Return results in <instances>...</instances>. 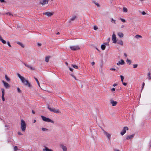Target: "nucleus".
<instances>
[{
	"label": "nucleus",
	"mask_w": 151,
	"mask_h": 151,
	"mask_svg": "<svg viewBox=\"0 0 151 151\" xmlns=\"http://www.w3.org/2000/svg\"><path fill=\"white\" fill-rule=\"evenodd\" d=\"M70 75L72 77H73V78H74L76 80H78V79H76V77L72 73H70Z\"/></svg>",
	"instance_id": "obj_33"
},
{
	"label": "nucleus",
	"mask_w": 151,
	"mask_h": 151,
	"mask_svg": "<svg viewBox=\"0 0 151 151\" xmlns=\"http://www.w3.org/2000/svg\"><path fill=\"white\" fill-rule=\"evenodd\" d=\"M126 62L127 63L129 64V65H130L132 63L131 61L129 59H127V60Z\"/></svg>",
	"instance_id": "obj_28"
},
{
	"label": "nucleus",
	"mask_w": 151,
	"mask_h": 151,
	"mask_svg": "<svg viewBox=\"0 0 151 151\" xmlns=\"http://www.w3.org/2000/svg\"><path fill=\"white\" fill-rule=\"evenodd\" d=\"M93 3L95 4H96L98 7H99L100 6V5H99V4L98 3H97L96 1H93Z\"/></svg>",
	"instance_id": "obj_37"
},
{
	"label": "nucleus",
	"mask_w": 151,
	"mask_h": 151,
	"mask_svg": "<svg viewBox=\"0 0 151 151\" xmlns=\"http://www.w3.org/2000/svg\"><path fill=\"white\" fill-rule=\"evenodd\" d=\"M1 90L2 93V95L4 96L5 91L4 89V88H2L1 89Z\"/></svg>",
	"instance_id": "obj_35"
},
{
	"label": "nucleus",
	"mask_w": 151,
	"mask_h": 151,
	"mask_svg": "<svg viewBox=\"0 0 151 151\" xmlns=\"http://www.w3.org/2000/svg\"><path fill=\"white\" fill-rule=\"evenodd\" d=\"M17 43L21 46L22 47L24 48V45L22 43L19 42H17Z\"/></svg>",
	"instance_id": "obj_22"
},
{
	"label": "nucleus",
	"mask_w": 151,
	"mask_h": 151,
	"mask_svg": "<svg viewBox=\"0 0 151 151\" xmlns=\"http://www.w3.org/2000/svg\"><path fill=\"white\" fill-rule=\"evenodd\" d=\"M125 63V62L123 60H121L119 61L118 63H117L116 64L118 65H123Z\"/></svg>",
	"instance_id": "obj_16"
},
{
	"label": "nucleus",
	"mask_w": 151,
	"mask_h": 151,
	"mask_svg": "<svg viewBox=\"0 0 151 151\" xmlns=\"http://www.w3.org/2000/svg\"><path fill=\"white\" fill-rule=\"evenodd\" d=\"M24 85L28 86L29 87H30L31 85L29 82L27 80L24 82L23 83Z\"/></svg>",
	"instance_id": "obj_15"
},
{
	"label": "nucleus",
	"mask_w": 151,
	"mask_h": 151,
	"mask_svg": "<svg viewBox=\"0 0 151 151\" xmlns=\"http://www.w3.org/2000/svg\"><path fill=\"white\" fill-rule=\"evenodd\" d=\"M37 45L39 46H41V43H37Z\"/></svg>",
	"instance_id": "obj_60"
},
{
	"label": "nucleus",
	"mask_w": 151,
	"mask_h": 151,
	"mask_svg": "<svg viewBox=\"0 0 151 151\" xmlns=\"http://www.w3.org/2000/svg\"><path fill=\"white\" fill-rule=\"evenodd\" d=\"M120 19L123 23H125L126 22V20L124 19L120 18Z\"/></svg>",
	"instance_id": "obj_38"
},
{
	"label": "nucleus",
	"mask_w": 151,
	"mask_h": 151,
	"mask_svg": "<svg viewBox=\"0 0 151 151\" xmlns=\"http://www.w3.org/2000/svg\"><path fill=\"white\" fill-rule=\"evenodd\" d=\"M102 130L104 135L108 139V140H110L111 138V134L104 129Z\"/></svg>",
	"instance_id": "obj_4"
},
{
	"label": "nucleus",
	"mask_w": 151,
	"mask_h": 151,
	"mask_svg": "<svg viewBox=\"0 0 151 151\" xmlns=\"http://www.w3.org/2000/svg\"><path fill=\"white\" fill-rule=\"evenodd\" d=\"M60 147L63 149V151H67V148L66 146L64 145L63 144H61L60 145Z\"/></svg>",
	"instance_id": "obj_13"
},
{
	"label": "nucleus",
	"mask_w": 151,
	"mask_h": 151,
	"mask_svg": "<svg viewBox=\"0 0 151 151\" xmlns=\"http://www.w3.org/2000/svg\"><path fill=\"white\" fill-rule=\"evenodd\" d=\"M124 27V25H122L121 26V28L122 29Z\"/></svg>",
	"instance_id": "obj_58"
},
{
	"label": "nucleus",
	"mask_w": 151,
	"mask_h": 151,
	"mask_svg": "<svg viewBox=\"0 0 151 151\" xmlns=\"http://www.w3.org/2000/svg\"><path fill=\"white\" fill-rule=\"evenodd\" d=\"M65 64H66V65H68V63L67 62H66L65 63Z\"/></svg>",
	"instance_id": "obj_63"
},
{
	"label": "nucleus",
	"mask_w": 151,
	"mask_h": 151,
	"mask_svg": "<svg viewBox=\"0 0 151 151\" xmlns=\"http://www.w3.org/2000/svg\"><path fill=\"white\" fill-rule=\"evenodd\" d=\"M128 130V128L127 127H124L122 131L120 133L122 135H124L126 132V130Z\"/></svg>",
	"instance_id": "obj_7"
},
{
	"label": "nucleus",
	"mask_w": 151,
	"mask_h": 151,
	"mask_svg": "<svg viewBox=\"0 0 151 151\" xmlns=\"http://www.w3.org/2000/svg\"><path fill=\"white\" fill-rule=\"evenodd\" d=\"M17 75L18 76L19 78L21 80V81L22 83H23L24 82L27 80L25 78H24V77L22 76L19 73H17Z\"/></svg>",
	"instance_id": "obj_6"
},
{
	"label": "nucleus",
	"mask_w": 151,
	"mask_h": 151,
	"mask_svg": "<svg viewBox=\"0 0 151 151\" xmlns=\"http://www.w3.org/2000/svg\"><path fill=\"white\" fill-rule=\"evenodd\" d=\"M50 58V56H47L45 57V61L48 63L49 62V59Z\"/></svg>",
	"instance_id": "obj_23"
},
{
	"label": "nucleus",
	"mask_w": 151,
	"mask_h": 151,
	"mask_svg": "<svg viewBox=\"0 0 151 151\" xmlns=\"http://www.w3.org/2000/svg\"><path fill=\"white\" fill-rule=\"evenodd\" d=\"M0 41H1L4 44H5L6 43V41L3 40L2 37L0 35Z\"/></svg>",
	"instance_id": "obj_19"
},
{
	"label": "nucleus",
	"mask_w": 151,
	"mask_h": 151,
	"mask_svg": "<svg viewBox=\"0 0 151 151\" xmlns=\"http://www.w3.org/2000/svg\"><path fill=\"white\" fill-rule=\"evenodd\" d=\"M18 134L19 135H22V134L21 132H18Z\"/></svg>",
	"instance_id": "obj_52"
},
{
	"label": "nucleus",
	"mask_w": 151,
	"mask_h": 151,
	"mask_svg": "<svg viewBox=\"0 0 151 151\" xmlns=\"http://www.w3.org/2000/svg\"><path fill=\"white\" fill-rule=\"evenodd\" d=\"M91 65L92 66H93L95 64V63L94 62H93L91 63Z\"/></svg>",
	"instance_id": "obj_51"
},
{
	"label": "nucleus",
	"mask_w": 151,
	"mask_h": 151,
	"mask_svg": "<svg viewBox=\"0 0 151 151\" xmlns=\"http://www.w3.org/2000/svg\"><path fill=\"white\" fill-rule=\"evenodd\" d=\"M47 107L49 110L51 111L54 112L56 113H60V112L58 109H56L55 108H52L50 107L49 105H47Z\"/></svg>",
	"instance_id": "obj_2"
},
{
	"label": "nucleus",
	"mask_w": 151,
	"mask_h": 151,
	"mask_svg": "<svg viewBox=\"0 0 151 151\" xmlns=\"http://www.w3.org/2000/svg\"><path fill=\"white\" fill-rule=\"evenodd\" d=\"M17 91H18V92H19V93H21V91L20 89L18 87V88H17Z\"/></svg>",
	"instance_id": "obj_40"
},
{
	"label": "nucleus",
	"mask_w": 151,
	"mask_h": 151,
	"mask_svg": "<svg viewBox=\"0 0 151 151\" xmlns=\"http://www.w3.org/2000/svg\"><path fill=\"white\" fill-rule=\"evenodd\" d=\"M54 14V13L52 12H46L43 13V14H44L46 16H47L48 17H50L52 16Z\"/></svg>",
	"instance_id": "obj_9"
},
{
	"label": "nucleus",
	"mask_w": 151,
	"mask_h": 151,
	"mask_svg": "<svg viewBox=\"0 0 151 151\" xmlns=\"http://www.w3.org/2000/svg\"><path fill=\"white\" fill-rule=\"evenodd\" d=\"M138 65L137 64H134L133 65V68H136L137 67Z\"/></svg>",
	"instance_id": "obj_43"
},
{
	"label": "nucleus",
	"mask_w": 151,
	"mask_h": 151,
	"mask_svg": "<svg viewBox=\"0 0 151 151\" xmlns=\"http://www.w3.org/2000/svg\"><path fill=\"white\" fill-rule=\"evenodd\" d=\"M145 83L144 82H143V83H142V90L143 89V88L144 86V85H145Z\"/></svg>",
	"instance_id": "obj_48"
},
{
	"label": "nucleus",
	"mask_w": 151,
	"mask_h": 151,
	"mask_svg": "<svg viewBox=\"0 0 151 151\" xmlns=\"http://www.w3.org/2000/svg\"><path fill=\"white\" fill-rule=\"evenodd\" d=\"M43 151H53L51 149H49L48 147H45V148H44L43 150Z\"/></svg>",
	"instance_id": "obj_21"
},
{
	"label": "nucleus",
	"mask_w": 151,
	"mask_h": 151,
	"mask_svg": "<svg viewBox=\"0 0 151 151\" xmlns=\"http://www.w3.org/2000/svg\"><path fill=\"white\" fill-rule=\"evenodd\" d=\"M4 96L2 95V97H1L2 99V100L3 101H5V99H4Z\"/></svg>",
	"instance_id": "obj_46"
},
{
	"label": "nucleus",
	"mask_w": 151,
	"mask_h": 151,
	"mask_svg": "<svg viewBox=\"0 0 151 151\" xmlns=\"http://www.w3.org/2000/svg\"><path fill=\"white\" fill-rule=\"evenodd\" d=\"M7 44L9 47H11V46L10 44V42H9V41H8L7 42Z\"/></svg>",
	"instance_id": "obj_44"
},
{
	"label": "nucleus",
	"mask_w": 151,
	"mask_h": 151,
	"mask_svg": "<svg viewBox=\"0 0 151 151\" xmlns=\"http://www.w3.org/2000/svg\"><path fill=\"white\" fill-rule=\"evenodd\" d=\"M142 15H145L146 14V13L144 11L142 12Z\"/></svg>",
	"instance_id": "obj_53"
},
{
	"label": "nucleus",
	"mask_w": 151,
	"mask_h": 151,
	"mask_svg": "<svg viewBox=\"0 0 151 151\" xmlns=\"http://www.w3.org/2000/svg\"><path fill=\"white\" fill-rule=\"evenodd\" d=\"M5 78L6 80L8 81H10V79L8 78L6 75H5Z\"/></svg>",
	"instance_id": "obj_34"
},
{
	"label": "nucleus",
	"mask_w": 151,
	"mask_h": 151,
	"mask_svg": "<svg viewBox=\"0 0 151 151\" xmlns=\"http://www.w3.org/2000/svg\"><path fill=\"white\" fill-rule=\"evenodd\" d=\"M149 146L150 147H151V141H150L148 143Z\"/></svg>",
	"instance_id": "obj_45"
},
{
	"label": "nucleus",
	"mask_w": 151,
	"mask_h": 151,
	"mask_svg": "<svg viewBox=\"0 0 151 151\" xmlns=\"http://www.w3.org/2000/svg\"><path fill=\"white\" fill-rule=\"evenodd\" d=\"M117 35L118 36L120 37H123L124 36L123 34L121 32H119L118 33Z\"/></svg>",
	"instance_id": "obj_20"
},
{
	"label": "nucleus",
	"mask_w": 151,
	"mask_h": 151,
	"mask_svg": "<svg viewBox=\"0 0 151 151\" xmlns=\"http://www.w3.org/2000/svg\"><path fill=\"white\" fill-rule=\"evenodd\" d=\"M110 103L113 106H115L117 105L118 102L116 101H114L113 99H111L110 100Z\"/></svg>",
	"instance_id": "obj_11"
},
{
	"label": "nucleus",
	"mask_w": 151,
	"mask_h": 151,
	"mask_svg": "<svg viewBox=\"0 0 151 151\" xmlns=\"http://www.w3.org/2000/svg\"><path fill=\"white\" fill-rule=\"evenodd\" d=\"M116 35L114 34V33H113L112 36V40L113 41V43H116Z\"/></svg>",
	"instance_id": "obj_10"
},
{
	"label": "nucleus",
	"mask_w": 151,
	"mask_h": 151,
	"mask_svg": "<svg viewBox=\"0 0 151 151\" xmlns=\"http://www.w3.org/2000/svg\"><path fill=\"white\" fill-rule=\"evenodd\" d=\"M41 129L43 132H47L48 131V129L44 127H42L41 128Z\"/></svg>",
	"instance_id": "obj_25"
},
{
	"label": "nucleus",
	"mask_w": 151,
	"mask_h": 151,
	"mask_svg": "<svg viewBox=\"0 0 151 151\" xmlns=\"http://www.w3.org/2000/svg\"><path fill=\"white\" fill-rule=\"evenodd\" d=\"M111 91H114L115 90V89L114 88H112L111 89Z\"/></svg>",
	"instance_id": "obj_54"
},
{
	"label": "nucleus",
	"mask_w": 151,
	"mask_h": 151,
	"mask_svg": "<svg viewBox=\"0 0 151 151\" xmlns=\"http://www.w3.org/2000/svg\"><path fill=\"white\" fill-rule=\"evenodd\" d=\"M124 55L125 56V57H127V55L126 53H124Z\"/></svg>",
	"instance_id": "obj_62"
},
{
	"label": "nucleus",
	"mask_w": 151,
	"mask_h": 151,
	"mask_svg": "<svg viewBox=\"0 0 151 151\" xmlns=\"http://www.w3.org/2000/svg\"><path fill=\"white\" fill-rule=\"evenodd\" d=\"M117 85V84L116 83H114L113 84V86L114 87H115Z\"/></svg>",
	"instance_id": "obj_57"
},
{
	"label": "nucleus",
	"mask_w": 151,
	"mask_h": 151,
	"mask_svg": "<svg viewBox=\"0 0 151 151\" xmlns=\"http://www.w3.org/2000/svg\"><path fill=\"white\" fill-rule=\"evenodd\" d=\"M76 18V16H73L69 20V22L70 23L71 21H73Z\"/></svg>",
	"instance_id": "obj_18"
},
{
	"label": "nucleus",
	"mask_w": 151,
	"mask_h": 151,
	"mask_svg": "<svg viewBox=\"0 0 151 151\" xmlns=\"http://www.w3.org/2000/svg\"><path fill=\"white\" fill-rule=\"evenodd\" d=\"M20 128L22 132H24L25 131L27 124L22 119L20 122Z\"/></svg>",
	"instance_id": "obj_1"
},
{
	"label": "nucleus",
	"mask_w": 151,
	"mask_h": 151,
	"mask_svg": "<svg viewBox=\"0 0 151 151\" xmlns=\"http://www.w3.org/2000/svg\"><path fill=\"white\" fill-rule=\"evenodd\" d=\"M122 83L125 86H126L127 85V83H124V82H122Z\"/></svg>",
	"instance_id": "obj_49"
},
{
	"label": "nucleus",
	"mask_w": 151,
	"mask_h": 151,
	"mask_svg": "<svg viewBox=\"0 0 151 151\" xmlns=\"http://www.w3.org/2000/svg\"><path fill=\"white\" fill-rule=\"evenodd\" d=\"M111 22L112 23H113L114 24H116V20L114 19L113 18L111 19Z\"/></svg>",
	"instance_id": "obj_24"
},
{
	"label": "nucleus",
	"mask_w": 151,
	"mask_h": 151,
	"mask_svg": "<svg viewBox=\"0 0 151 151\" xmlns=\"http://www.w3.org/2000/svg\"><path fill=\"white\" fill-rule=\"evenodd\" d=\"M2 82L4 84V87L6 88H8L10 87V86L9 83L6 82L4 81H2Z\"/></svg>",
	"instance_id": "obj_12"
},
{
	"label": "nucleus",
	"mask_w": 151,
	"mask_h": 151,
	"mask_svg": "<svg viewBox=\"0 0 151 151\" xmlns=\"http://www.w3.org/2000/svg\"><path fill=\"white\" fill-rule=\"evenodd\" d=\"M41 117L43 121L45 122H50L52 123H54V122L51 119L49 118H46L43 116H41Z\"/></svg>",
	"instance_id": "obj_3"
},
{
	"label": "nucleus",
	"mask_w": 151,
	"mask_h": 151,
	"mask_svg": "<svg viewBox=\"0 0 151 151\" xmlns=\"http://www.w3.org/2000/svg\"><path fill=\"white\" fill-rule=\"evenodd\" d=\"M36 122V120H34V123H35V122Z\"/></svg>",
	"instance_id": "obj_64"
},
{
	"label": "nucleus",
	"mask_w": 151,
	"mask_h": 151,
	"mask_svg": "<svg viewBox=\"0 0 151 151\" xmlns=\"http://www.w3.org/2000/svg\"><path fill=\"white\" fill-rule=\"evenodd\" d=\"M106 48V46L105 45H102L101 46V48L103 50H104Z\"/></svg>",
	"instance_id": "obj_26"
},
{
	"label": "nucleus",
	"mask_w": 151,
	"mask_h": 151,
	"mask_svg": "<svg viewBox=\"0 0 151 151\" xmlns=\"http://www.w3.org/2000/svg\"><path fill=\"white\" fill-rule=\"evenodd\" d=\"M0 1L1 3H3L5 2L4 0H0Z\"/></svg>",
	"instance_id": "obj_55"
},
{
	"label": "nucleus",
	"mask_w": 151,
	"mask_h": 151,
	"mask_svg": "<svg viewBox=\"0 0 151 151\" xmlns=\"http://www.w3.org/2000/svg\"><path fill=\"white\" fill-rule=\"evenodd\" d=\"M135 37L137 39H139V38H141L142 37L139 35H137L135 36Z\"/></svg>",
	"instance_id": "obj_31"
},
{
	"label": "nucleus",
	"mask_w": 151,
	"mask_h": 151,
	"mask_svg": "<svg viewBox=\"0 0 151 151\" xmlns=\"http://www.w3.org/2000/svg\"><path fill=\"white\" fill-rule=\"evenodd\" d=\"M48 0H42L40 1V3L41 4L42 6H44L45 4H47L48 3Z\"/></svg>",
	"instance_id": "obj_8"
},
{
	"label": "nucleus",
	"mask_w": 151,
	"mask_h": 151,
	"mask_svg": "<svg viewBox=\"0 0 151 151\" xmlns=\"http://www.w3.org/2000/svg\"><path fill=\"white\" fill-rule=\"evenodd\" d=\"M24 65L27 67V68H29L30 69L32 70H35V68L33 67L32 66L30 65H28V64H26L25 63H24Z\"/></svg>",
	"instance_id": "obj_14"
},
{
	"label": "nucleus",
	"mask_w": 151,
	"mask_h": 151,
	"mask_svg": "<svg viewBox=\"0 0 151 151\" xmlns=\"http://www.w3.org/2000/svg\"><path fill=\"white\" fill-rule=\"evenodd\" d=\"M110 70H116V69L115 68H110Z\"/></svg>",
	"instance_id": "obj_56"
},
{
	"label": "nucleus",
	"mask_w": 151,
	"mask_h": 151,
	"mask_svg": "<svg viewBox=\"0 0 151 151\" xmlns=\"http://www.w3.org/2000/svg\"><path fill=\"white\" fill-rule=\"evenodd\" d=\"M114 151H120L119 150L116 149L114 150Z\"/></svg>",
	"instance_id": "obj_61"
},
{
	"label": "nucleus",
	"mask_w": 151,
	"mask_h": 151,
	"mask_svg": "<svg viewBox=\"0 0 151 151\" xmlns=\"http://www.w3.org/2000/svg\"><path fill=\"white\" fill-rule=\"evenodd\" d=\"M32 112L33 114H35V111L33 110H32Z\"/></svg>",
	"instance_id": "obj_59"
},
{
	"label": "nucleus",
	"mask_w": 151,
	"mask_h": 151,
	"mask_svg": "<svg viewBox=\"0 0 151 151\" xmlns=\"http://www.w3.org/2000/svg\"><path fill=\"white\" fill-rule=\"evenodd\" d=\"M18 150V147L17 146L14 147V151H17Z\"/></svg>",
	"instance_id": "obj_41"
},
{
	"label": "nucleus",
	"mask_w": 151,
	"mask_h": 151,
	"mask_svg": "<svg viewBox=\"0 0 151 151\" xmlns=\"http://www.w3.org/2000/svg\"><path fill=\"white\" fill-rule=\"evenodd\" d=\"M148 79L149 80H150L151 79V75L150 73H149L148 74Z\"/></svg>",
	"instance_id": "obj_32"
},
{
	"label": "nucleus",
	"mask_w": 151,
	"mask_h": 151,
	"mask_svg": "<svg viewBox=\"0 0 151 151\" xmlns=\"http://www.w3.org/2000/svg\"><path fill=\"white\" fill-rule=\"evenodd\" d=\"M93 29L94 30H96L98 29V28L97 26H94L93 27Z\"/></svg>",
	"instance_id": "obj_42"
},
{
	"label": "nucleus",
	"mask_w": 151,
	"mask_h": 151,
	"mask_svg": "<svg viewBox=\"0 0 151 151\" xmlns=\"http://www.w3.org/2000/svg\"><path fill=\"white\" fill-rule=\"evenodd\" d=\"M72 66L75 68L76 69H78V67L76 65L72 64Z\"/></svg>",
	"instance_id": "obj_36"
},
{
	"label": "nucleus",
	"mask_w": 151,
	"mask_h": 151,
	"mask_svg": "<svg viewBox=\"0 0 151 151\" xmlns=\"http://www.w3.org/2000/svg\"><path fill=\"white\" fill-rule=\"evenodd\" d=\"M34 78L35 79V80H36V81L37 82L39 87H40V83H39L38 79L36 78L35 77Z\"/></svg>",
	"instance_id": "obj_29"
},
{
	"label": "nucleus",
	"mask_w": 151,
	"mask_h": 151,
	"mask_svg": "<svg viewBox=\"0 0 151 151\" xmlns=\"http://www.w3.org/2000/svg\"><path fill=\"white\" fill-rule=\"evenodd\" d=\"M69 68L70 70V71L73 72V69L72 68H71L70 67H69Z\"/></svg>",
	"instance_id": "obj_50"
},
{
	"label": "nucleus",
	"mask_w": 151,
	"mask_h": 151,
	"mask_svg": "<svg viewBox=\"0 0 151 151\" xmlns=\"http://www.w3.org/2000/svg\"><path fill=\"white\" fill-rule=\"evenodd\" d=\"M134 136V134H132L131 135L127 136L126 137V139H131L133 138Z\"/></svg>",
	"instance_id": "obj_17"
},
{
	"label": "nucleus",
	"mask_w": 151,
	"mask_h": 151,
	"mask_svg": "<svg viewBox=\"0 0 151 151\" xmlns=\"http://www.w3.org/2000/svg\"><path fill=\"white\" fill-rule=\"evenodd\" d=\"M123 10L124 12L126 13L127 12V9L125 7H123Z\"/></svg>",
	"instance_id": "obj_30"
},
{
	"label": "nucleus",
	"mask_w": 151,
	"mask_h": 151,
	"mask_svg": "<svg viewBox=\"0 0 151 151\" xmlns=\"http://www.w3.org/2000/svg\"><path fill=\"white\" fill-rule=\"evenodd\" d=\"M70 48L72 50H76L80 49L79 46L78 45L70 46Z\"/></svg>",
	"instance_id": "obj_5"
},
{
	"label": "nucleus",
	"mask_w": 151,
	"mask_h": 151,
	"mask_svg": "<svg viewBox=\"0 0 151 151\" xmlns=\"http://www.w3.org/2000/svg\"><path fill=\"white\" fill-rule=\"evenodd\" d=\"M120 77L121 78V81L123 82V80L124 79V77L122 76H120Z\"/></svg>",
	"instance_id": "obj_39"
},
{
	"label": "nucleus",
	"mask_w": 151,
	"mask_h": 151,
	"mask_svg": "<svg viewBox=\"0 0 151 151\" xmlns=\"http://www.w3.org/2000/svg\"><path fill=\"white\" fill-rule=\"evenodd\" d=\"M6 14H7V15H12V16H13L12 14L10 13V12H8V13H6Z\"/></svg>",
	"instance_id": "obj_47"
},
{
	"label": "nucleus",
	"mask_w": 151,
	"mask_h": 151,
	"mask_svg": "<svg viewBox=\"0 0 151 151\" xmlns=\"http://www.w3.org/2000/svg\"><path fill=\"white\" fill-rule=\"evenodd\" d=\"M117 43L120 45H122L123 44V42L122 40H119V41Z\"/></svg>",
	"instance_id": "obj_27"
}]
</instances>
